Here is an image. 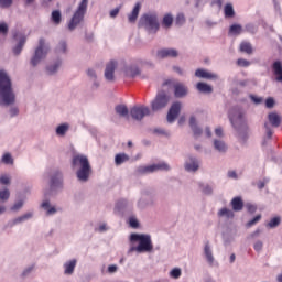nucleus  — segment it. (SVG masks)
<instances>
[{"label": "nucleus", "mask_w": 282, "mask_h": 282, "mask_svg": "<svg viewBox=\"0 0 282 282\" xmlns=\"http://www.w3.org/2000/svg\"><path fill=\"white\" fill-rule=\"evenodd\" d=\"M17 104V94L12 87V79L6 70H0V107H10V118L19 116Z\"/></svg>", "instance_id": "obj_1"}, {"label": "nucleus", "mask_w": 282, "mask_h": 282, "mask_svg": "<svg viewBox=\"0 0 282 282\" xmlns=\"http://www.w3.org/2000/svg\"><path fill=\"white\" fill-rule=\"evenodd\" d=\"M229 120L236 130L238 140L246 142L248 140V123L246 122L243 109L241 107H234L229 111Z\"/></svg>", "instance_id": "obj_2"}, {"label": "nucleus", "mask_w": 282, "mask_h": 282, "mask_svg": "<svg viewBox=\"0 0 282 282\" xmlns=\"http://www.w3.org/2000/svg\"><path fill=\"white\" fill-rule=\"evenodd\" d=\"M72 169H77L76 177L82 184H87L89 182V177H91V173H94L91 169V163H89V159L85 154H76L73 156L70 162Z\"/></svg>", "instance_id": "obj_3"}, {"label": "nucleus", "mask_w": 282, "mask_h": 282, "mask_svg": "<svg viewBox=\"0 0 282 282\" xmlns=\"http://www.w3.org/2000/svg\"><path fill=\"white\" fill-rule=\"evenodd\" d=\"M158 193L153 187H145L141 191V196L137 202V208L139 210H145V208H153L158 202Z\"/></svg>", "instance_id": "obj_4"}, {"label": "nucleus", "mask_w": 282, "mask_h": 282, "mask_svg": "<svg viewBox=\"0 0 282 282\" xmlns=\"http://www.w3.org/2000/svg\"><path fill=\"white\" fill-rule=\"evenodd\" d=\"M130 243H139L138 250L139 254L144 252H153V241L151 240V235L149 234H131L129 237Z\"/></svg>", "instance_id": "obj_5"}, {"label": "nucleus", "mask_w": 282, "mask_h": 282, "mask_svg": "<svg viewBox=\"0 0 282 282\" xmlns=\"http://www.w3.org/2000/svg\"><path fill=\"white\" fill-rule=\"evenodd\" d=\"M89 8V0H80L77 4L75 12L70 21L68 22L69 32H74L83 21H85V14H87V9Z\"/></svg>", "instance_id": "obj_6"}, {"label": "nucleus", "mask_w": 282, "mask_h": 282, "mask_svg": "<svg viewBox=\"0 0 282 282\" xmlns=\"http://www.w3.org/2000/svg\"><path fill=\"white\" fill-rule=\"evenodd\" d=\"M268 121L269 122H264L265 137L262 140V147H267L268 141L272 140V135L274 134L272 127L274 129H279V127H281V115L276 112H270L268 115Z\"/></svg>", "instance_id": "obj_7"}, {"label": "nucleus", "mask_w": 282, "mask_h": 282, "mask_svg": "<svg viewBox=\"0 0 282 282\" xmlns=\"http://www.w3.org/2000/svg\"><path fill=\"white\" fill-rule=\"evenodd\" d=\"M169 102H171V95L166 90L161 89L156 93L155 98L151 101V110L154 113H158V111L166 109V107H169Z\"/></svg>", "instance_id": "obj_8"}, {"label": "nucleus", "mask_w": 282, "mask_h": 282, "mask_svg": "<svg viewBox=\"0 0 282 282\" xmlns=\"http://www.w3.org/2000/svg\"><path fill=\"white\" fill-rule=\"evenodd\" d=\"M139 28H144L147 32L155 34L160 30V22H158V14L145 13L140 18Z\"/></svg>", "instance_id": "obj_9"}, {"label": "nucleus", "mask_w": 282, "mask_h": 282, "mask_svg": "<svg viewBox=\"0 0 282 282\" xmlns=\"http://www.w3.org/2000/svg\"><path fill=\"white\" fill-rule=\"evenodd\" d=\"M50 50V46L45 44V39L41 37L39 40V45L34 51L33 56L30 59V65L32 67H36L41 64V61H44V58L47 57V51Z\"/></svg>", "instance_id": "obj_10"}, {"label": "nucleus", "mask_w": 282, "mask_h": 282, "mask_svg": "<svg viewBox=\"0 0 282 282\" xmlns=\"http://www.w3.org/2000/svg\"><path fill=\"white\" fill-rule=\"evenodd\" d=\"M61 188H63V172L56 170L51 175L50 188L44 193V195L45 197H54Z\"/></svg>", "instance_id": "obj_11"}, {"label": "nucleus", "mask_w": 282, "mask_h": 282, "mask_svg": "<svg viewBox=\"0 0 282 282\" xmlns=\"http://www.w3.org/2000/svg\"><path fill=\"white\" fill-rule=\"evenodd\" d=\"M158 171L169 173V171H171V165L166 162L154 163L152 165H140L137 169V175H151V173H158Z\"/></svg>", "instance_id": "obj_12"}, {"label": "nucleus", "mask_w": 282, "mask_h": 282, "mask_svg": "<svg viewBox=\"0 0 282 282\" xmlns=\"http://www.w3.org/2000/svg\"><path fill=\"white\" fill-rule=\"evenodd\" d=\"M13 41L15 42V45L12 47V52L14 56H19L21 52H23L25 43H28V36L21 31H15L13 32Z\"/></svg>", "instance_id": "obj_13"}, {"label": "nucleus", "mask_w": 282, "mask_h": 282, "mask_svg": "<svg viewBox=\"0 0 282 282\" xmlns=\"http://www.w3.org/2000/svg\"><path fill=\"white\" fill-rule=\"evenodd\" d=\"M130 116L132 120H137V122H141V120H144L147 116H151V108L144 105L133 106L130 109Z\"/></svg>", "instance_id": "obj_14"}, {"label": "nucleus", "mask_w": 282, "mask_h": 282, "mask_svg": "<svg viewBox=\"0 0 282 282\" xmlns=\"http://www.w3.org/2000/svg\"><path fill=\"white\" fill-rule=\"evenodd\" d=\"M131 210H133V203L127 198L119 199L115 205L116 215H120L121 217H124V215L131 213Z\"/></svg>", "instance_id": "obj_15"}, {"label": "nucleus", "mask_w": 282, "mask_h": 282, "mask_svg": "<svg viewBox=\"0 0 282 282\" xmlns=\"http://www.w3.org/2000/svg\"><path fill=\"white\" fill-rule=\"evenodd\" d=\"M199 166H202V160L193 154H188L184 162L185 171L187 173H197V171H199Z\"/></svg>", "instance_id": "obj_16"}, {"label": "nucleus", "mask_w": 282, "mask_h": 282, "mask_svg": "<svg viewBox=\"0 0 282 282\" xmlns=\"http://www.w3.org/2000/svg\"><path fill=\"white\" fill-rule=\"evenodd\" d=\"M123 74L126 78H138V76H140V78H148L147 75H142L140 67L133 64L124 66Z\"/></svg>", "instance_id": "obj_17"}, {"label": "nucleus", "mask_w": 282, "mask_h": 282, "mask_svg": "<svg viewBox=\"0 0 282 282\" xmlns=\"http://www.w3.org/2000/svg\"><path fill=\"white\" fill-rule=\"evenodd\" d=\"M61 67H63V59L61 57H57L48 65H46L45 74L47 76H56V74H58V72L61 70Z\"/></svg>", "instance_id": "obj_18"}, {"label": "nucleus", "mask_w": 282, "mask_h": 282, "mask_svg": "<svg viewBox=\"0 0 282 282\" xmlns=\"http://www.w3.org/2000/svg\"><path fill=\"white\" fill-rule=\"evenodd\" d=\"M180 111H182V102L180 101L173 102L167 112V122L170 124H173V122L177 120V116H180Z\"/></svg>", "instance_id": "obj_19"}, {"label": "nucleus", "mask_w": 282, "mask_h": 282, "mask_svg": "<svg viewBox=\"0 0 282 282\" xmlns=\"http://www.w3.org/2000/svg\"><path fill=\"white\" fill-rule=\"evenodd\" d=\"M34 217V213L28 212L21 216H18L7 223L8 228H14V226H19V224H25L29 219Z\"/></svg>", "instance_id": "obj_20"}, {"label": "nucleus", "mask_w": 282, "mask_h": 282, "mask_svg": "<svg viewBox=\"0 0 282 282\" xmlns=\"http://www.w3.org/2000/svg\"><path fill=\"white\" fill-rule=\"evenodd\" d=\"M189 129H192L195 140H199V138H202L204 130L199 127V123H197V118H195V116L189 117Z\"/></svg>", "instance_id": "obj_21"}, {"label": "nucleus", "mask_w": 282, "mask_h": 282, "mask_svg": "<svg viewBox=\"0 0 282 282\" xmlns=\"http://www.w3.org/2000/svg\"><path fill=\"white\" fill-rule=\"evenodd\" d=\"M41 208L44 209L45 215L47 217H52V216L56 215V213H58V210H61V208L56 207V205H52V203L47 198L42 202Z\"/></svg>", "instance_id": "obj_22"}, {"label": "nucleus", "mask_w": 282, "mask_h": 282, "mask_svg": "<svg viewBox=\"0 0 282 282\" xmlns=\"http://www.w3.org/2000/svg\"><path fill=\"white\" fill-rule=\"evenodd\" d=\"M173 89L175 98H186L188 96V87L183 83H175Z\"/></svg>", "instance_id": "obj_23"}, {"label": "nucleus", "mask_w": 282, "mask_h": 282, "mask_svg": "<svg viewBox=\"0 0 282 282\" xmlns=\"http://www.w3.org/2000/svg\"><path fill=\"white\" fill-rule=\"evenodd\" d=\"M156 56L159 58H177L180 53L175 48H162L158 51Z\"/></svg>", "instance_id": "obj_24"}, {"label": "nucleus", "mask_w": 282, "mask_h": 282, "mask_svg": "<svg viewBox=\"0 0 282 282\" xmlns=\"http://www.w3.org/2000/svg\"><path fill=\"white\" fill-rule=\"evenodd\" d=\"M203 254H204L208 265H214L215 264V256H213V247H210L209 241H207L205 243Z\"/></svg>", "instance_id": "obj_25"}, {"label": "nucleus", "mask_w": 282, "mask_h": 282, "mask_svg": "<svg viewBox=\"0 0 282 282\" xmlns=\"http://www.w3.org/2000/svg\"><path fill=\"white\" fill-rule=\"evenodd\" d=\"M116 67H118V62L116 61H110L107 65H106V69H105V78L106 80H113V74L116 72Z\"/></svg>", "instance_id": "obj_26"}, {"label": "nucleus", "mask_w": 282, "mask_h": 282, "mask_svg": "<svg viewBox=\"0 0 282 282\" xmlns=\"http://www.w3.org/2000/svg\"><path fill=\"white\" fill-rule=\"evenodd\" d=\"M196 78H205L206 80H217L219 76L217 74H213L204 68H198L195 72Z\"/></svg>", "instance_id": "obj_27"}, {"label": "nucleus", "mask_w": 282, "mask_h": 282, "mask_svg": "<svg viewBox=\"0 0 282 282\" xmlns=\"http://www.w3.org/2000/svg\"><path fill=\"white\" fill-rule=\"evenodd\" d=\"M78 263V260L76 259H72V260H67L64 264V274L66 276H72V274H74L75 270H76V265Z\"/></svg>", "instance_id": "obj_28"}, {"label": "nucleus", "mask_w": 282, "mask_h": 282, "mask_svg": "<svg viewBox=\"0 0 282 282\" xmlns=\"http://www.w3.org/2000/svg\"><path fill=\"white\" fill-rule=\"evenodd\" d=\"M26 199L28 198L25 196L18 197L10 207L11 213H19L23 210V206H25Z\"/></svg>", "instance_id": "obj_29"}, {"label": "nucleus", "mask_w": 282, "mask_h": 282, "mask_svg": "<svg viewBox=\"0 0 282 282\" xmlns=\"http://www.w3.org/2000/svg\"><path fill=\"white\" fill-rule=\"evenodd\" d=\"M272 69H273V75L275 77V82L282 84V62L275 61L272 64Z\"/></svg>", "instance_id": "obj_30"}, {"label": "nucleus", "mask_w": 282, "mask_h": 282, "mask_svg": "<svg viewBox=\"0 0 282 282\" xmlns=\"http://www.w3.org/2000/svg\"><path fill=\"white\" fill-rule=\"evenodd\" d=\"M230 206L234 213H241V210H243V199L239 196L234 197L230 202Z\"/></svg>", "instance_id": "obj_31"}, {"label": "nucleus", "mask_w": 282, "mask_h": 282, "mask_svg": "<svg viewBox=\"0 0 282 282\" xmlns=\"http://www.w3.org/2000/svg\"><path fill=\"white\" fill-rule=\"evenodd\" d=\"M141 8H142V4L140 2H137L134 8L132 9V12L128 14L129 23H135V21H138V17L140 15Z\"/></svg>", "instance_id": "obj_32"}, {"label": "nucleus", "mask_w": 282, "mask_h": 282, "mask_svg": "<svg viewBox=\"0 0 282 282\" xmlns=\"http://www.w3.org/2000/svg\"><path fill=\"white\" fill-rule=\"evenodd\" d=\"M213 147L218 153H226L228 151V144L224 140L214 139Z\"/></svg>", "instance_id": "obj_33"}, {"label": "nucleus", "mask_w": 282, "mask_h": 282, "mask_svg": "<svg viewBox=\"0 0 282 282\" xmlns=\"http://www.w3.org/2000/svg\"><path fill=\"white\" fill-rule=\"evenodd\" d=\"M131 158L127 153H118L115 155V164L116 166H122L126 162H129Z\"/></svg>", "instance_id": "obj_34"}, {"label": "nucleus", "mask_w": 282, "mask_h": 282, "mask_svg": "<svg viewBox=\"0 0 282 282\" xmlns=\"http://www.w3.org/2000/svg\"><path fill=\"white\" fill-rule=\"evenodd\" d=\"M196 89L200 93V94H213V86L204 83V82H199L196 84Z\"/></svg>", "instance_id": "obj_35"}, {"label": "nucleus", "mask_w": 282, "mask_h": 282, "mask_svg": "<svg viewBox=\"0 0 282 282\" xmlns=\"http://www.w3.org/2000/svg\"><path fill=\"white\" fill-rule=\"evenodd\" d=\"M218 217H225L226 219H235V212L232 209H228L226 207H223L217 213Z\"/></svg>", "instance_id": "obj_36"}, {"label": "nucleus", "mask_w": 282, "mask_h": 282, "mask_svg": "<svg viewBox=\"0 0 282 282\" xmlns=\"http://www.w3.org/2000/svg\"><path fill=\"white\" fill-rule=\"evenodd\" d=\"M67 131H69V123H62V124L57 126L55 133L59 138H63L67 134Z\"/></svg>", "instance_id": "obj_37"}, {"label": "nucleus", "mask_w": 282, "mask_h": 282, "mask_svg": "<svg viewBox=\"0 0 282 282\" xmlns=\"http://www.w3.org/2000/svg\"><path fill=\"white\" fill-rule=\"evenodd\" d=\"M115 111L121 118H127L129 116V108L126 105H118L115 107Z\"/></svg>", "instance_id": "obj_38"}, {"label": "nucleus", "mask_w": 282, "mask_h": 282, "mask_svg": "<svg viewBox=\"0 0 282 282\" xmlns=\"http://www.w3.org/2000/svg\"><path fill=\"white\" fill-rule=\"evenodd\" d=\"M63 20V15L61 14V10H54L51 13V21H53V23L55 25H61V21Z\"/></svg>", "instance_id": "obj_39"}, {"label": "nucleus", "mask_w": 282, "mask_h": 282, "mask_svg": "<svg viewBox=\"0 0 282 282\" xmlns=\"http://www.w3.org/2000/svg\"><path fill=\"white\" fill-rule=\"evenodd\" d=\"M55 52L56 54H67V42L65 40L59 41L55 47Z\"/></svg>", "instance_id": "obj_40"}, {"label": "nucleus", "mask_w": 282, "mask_h": 282, "mask_svg": "<svg viewBox=\"0 0 282 282\" xmlns=\"http://www.w3.org/2000/svg\"><path fill=\"white\" fill-rule=\"evenodd\" d=\"M224 12L226 19H232V17H235V8L232 7V3H227L225 6Z\"/></svg>", "instance_id": "obj_41"}, {"label": "nucleus", "mask_w": 282, "mask_h": 282, "mask_svg": "<svg viewBox=\"0 0 282 282\" xmlns=\"http://www.w3.org/2000/svg\"><path fill=\"white\" fill-rule=\"evenodd\" d=\"M198 186L204 195H213L214 187L212 185L199 183Z\"/></svg>", "instance_id": "obj_42"}, {"label": "nucleus", "mask_w": 282, "mask_h": 282, "mask_svg": "<svg viewBox=\"0 0 282 282\" xmlns=\"http://www.w3.org/2000/svg\"><path fill=\"white\" fill-rule=\"evenodd\" d=\"M240 52H243L245 54H252V44L250 42L240 43Z\"/></svg>", "instance_id": "obj_43"}, {"label": "nucleus", "mask_w": 282, "mask_h": 282, "mask_svg": "<svg viewBox=\"0 0 282 282\" xmlns=\"http://www.w3.org/2000/svg\"><path fill=\"white\" fill-rule=\"evenodd\" d=\"M163 28H171L173 25V14L166 13L162 20Z\"/></svg>", "instance_id": "obj_44"}, {"label": "nucleus", "mask_w": 282, "mask_h": 282, "mask_svg": "<svg viewBox=\"0 0 282 282\" xmlns=\"http://www.w3.org/2000/svg\"><path fill=\"white\" fill-rule=\"evenodd\" d=\"M241 32H243V26H241V24H231L229 26V34L239 35Z\"/></svg>", "instance_id": "obj_45"}, {"label": "nucleus", "mask_w": 282, "mask_h": 282, "mask_svg": "<svg viewBox=\"0 0 282 282\" xmlns=\"http://www.w3.org/2000/svg\"><path fill=\"white\" fill-rule=\"evenodd\" d=\"M1 162L3 164H7V165H11L14 164V159L12 158V154L10 152H7L2 155L1 158Z\"/></svg>", "instance_id": "obj_46"}, {"label": "nucleus", "mask_w": 282, "mask_h": 282, "mask_svg": "<svg viewBox=\"0 0 282 282\" xmlns=\"http://www.w3.org/2000/svg\"><path fill=\"white\" fill-rule=\"evenodd\" d=\"M279 226H281V217H280V216L273 217V218L267 224V227H268V228H279Z\"/></svg>", "instance_id": "obj_47"}, {"label": "nucleus", "mask_w": 282, "mask_h": 282, "mask_svg": "<svg viewBox=\"0 0 282 282\" xmlns=\"http://www.w3.org/2000/svg\"><path fill=\"white\" fill-rule=\"evenodd\" d=\"M184 23H186V15L182 12L177 13L175 18V25H177L178 28H182Z\"/></svg>", "instance_id": "obj_48"}, {"label": "nucleus", "mask_w": 282, "mask_h": 282, "mask_svg": "<svg viewBox=\"0 0 282 282\" xmlns=\"http://www.w3.org/2000/svg\"><path fill=\"white\" fill-rule=\"evenodd\" d=\"M0 184H2V186H10V184H12V178L10 177V174L0 175Z\"/></svg>", "instance_id": "obj_49"}, {"label": "nucleus", "mask_w": 282, "mask_h": 282, "mask_svg": "<svg viewBox=\"0 0 282 282\" xmlns=\"http://www.w3.org/2000/svg\"><path fill=\"white\" fill-rule=\"evenodd\" d=\"M223 241L225 246H229V243H232L235 241V238L229 232L225 231L223 232Z\"/></svg>", "instance_id": "obj_50"}, {"label": "nucleus", "mask_w": 282, "mask_h": 282, "mask_svg": "<svg viewBox=\"0 0 282 282\" xmlns=\"http://www.w3.org/2000/svg\"><path fill=\"white\" fill-rule=\"evenodd\" d=\"M152 133L154 135H164L165 138H169V135H171V133L166 130H164V128H154L152 130Z\"/></svg>", "instance_id": "obj_51"}, {"label": "nucleus", "mask_w": 282, "mask_h": 282, "mask_svg": "<svg viewBox=\"0 0 282 282\" xmlns=\"http://www.w3.org/2000/svg\"><path fill=\"white\" fill-rule=\"evenodd\" d=\"M10 199V189L4 188L0 191V202L6 203Z\"/></svg>", "instance_id": "obj_52"}, {"label": "nucleus", "mask_w": 282, "mask_h": 282, "mask_svg": "<svg viewBox=\"0 0 282 282\" xmlns=\"http://www.w3.org/2000/svg\"><path fill=\"white\" fill-rule=\"evenodd\" d=\"M8 32H10V26L6 22H0V34L2 36H8Z\"/></svg>", "instance_id": "obj_53"}, {"label": "nucleus", "mask_w": 282, "mask_h": 282, "mask_svg": "<svg viewBox=\"0 0 282 282\" xmlns=\"http://www.w3.org/2000/svg\"><path fill=\"white\" fill-rule=\"evenodd\" d=\"M170 276L171 279H180L182 276V269L180 268H174L170 271Z\"/></svg>", "instance_id": "obj_54"}, {"label": "nucleus", "mask_w": 282, "mask_h": 282, "mask_svg": "<svg viewBox=\"0 0 282 282\" xmlns=\"http://www.w3.org/2000/svg\"><path fill=\"white\" fill-rule=\"evenodd\" d=\"M12 3H14V0H0V8L8 10V8H11Z\"/></svg>", "instance_id": "obj_55"}, {"label": "nucleus", "mask_w": 282, "mask_h": 282, "mask_svg": "<svg viewBox=\"0 0 282 282\" xmlns=\"http://www.w3.org/2000/svg\"><path fill=\"white\" fill-rule=\"evenodd\" d=\"M259 221H261V214L257 215L251 220H249L247 223V228H252V226H254L256 224H259Z\"/></svg>", "instance_id": "obj_56"}, {"label": "nucleus", "mask_w": 282, "mask_h": 282, "mask_svg": "<svg viewBox=\"0 0 282 282\" xmlns=\"http://www.w3.org/2000/svg\"><path fill=\"white\" fill-rule=\"evenodd\" d=\"M246 32H249V34H257V25L253 23H248L245 25Z\"/></svg>", "instance_id": "obj_57"}, {"label": "nucleus", "mask_w": 282, "mask_h": 282, "mask_svg": "<svg viewBox=\"0 0 282 282\" xmlns=\"http://www.w3.org/2000/svg\"><path fill=\"white\" fill-rule=\"evenodd\" d=\"M129 226L130 228H140V221H138V218H135L134 216H131L129 218Z\"/></svg>", "instance_id": "obj_58"}, {"label": "nucleus", "mask_w": 282, "mask_h": 282, "mask_svg": "<svg viewBox=\"0 0 282 282\" xmlns=\"http://www.w3.org/2000/svg\"><path fill=\"white\" fill-rule=\"evenodd\" d=\"M87 76L90 78V80H97L98 79V74H96V70L93 68L87 69Z\"/></svg>", "instance_id": "obj_59"}, {"label": "nucleus", "mask_w": 282, "mask_h": 282, "mask_svg": "<svg viewBox=\"0 0 282 282\" xmlns=\"http://www.w3.org/2000/svg\"><path fill=\"white\" fill-rule=\"evenodd\" d=\"M250 83H251L250 79H243V80H238L236 85L237 87L243 88V87H250Z\"/></svg>", "instance_id": "obj_60"}, {"label": "nucleus", "mask_w": 282, "mask_h": 282, "mask_svg": "<svg viewBox=\"0 0 282 282\" xmlns=\"http://www.w3.org/2000/svg\"><path fill=\"white\" fill-rule=\"evenodd\" d=\"M237 65H239V67H250V61L243 59V58H239L237 61Z\"/></svg>", "instance_id": "obj_61"}, {"label": "nucleus", "mask_w": 282, "mask_h": 282, "mask_svg": "<svg viewBox=\"0 0 282 282\" xmlns=\"http://www.w3.org/2000/svg\"><path fill=\"white\" fill-rule=\"evenodd\" d=\"M33 271H34V267H26V268L22 271V276H23V279H25V276H30Z\"/></svg>", "instance_id": "obj_62"}, {"label": "nucleus", "mask_w": 282, "mask_h": 282, "mask_svg": "<svg viewBox=\"0 0 282 282\" xmlns=\"http://www.w3.org/2000/svg\"><path fill=\"white\" fill-rule=\"evenodd\" d=\"M227 177L229 180H239V175L237 174V171L230 170L227 172Z\"/></svg>", "instance_id": "obj_63"}, {"label": "nucleus", "mask_w": 282, "mask_h": 282, "mask_svg": "<svg viewBox=\"0 0 282 282\" xmlns=\"http://www.w3.org/2000/svg\"><path fill=\"white\" fill-rule=\"evenodd\" d=\"M265 107H267V109H273L274 108V98H272V97L267 98Z\"/></svg>", "instance_id": "obj_64"}]
</instances>
